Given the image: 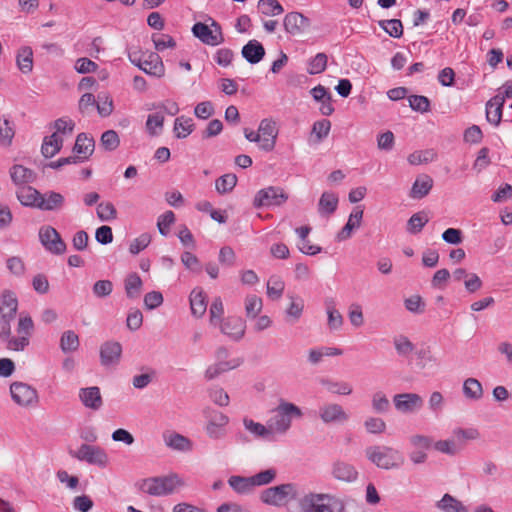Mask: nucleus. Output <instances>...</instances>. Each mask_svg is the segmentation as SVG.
Listing matches in <instances>:
<instances>
[{
  "mask_svg": "<svg viewBox=\"0 0 512 512\" xmlns=\"http://www.w3.org/2000/svg\"><path fill=\"white\" fill-rule=\"evenodd\" d=\"M18 310V299L14 292L5 290L0 294V339L11 351H23L30 344L34 330V322L28 314L21 313L16 327V335H12L11 323Z\"/></svg>",
  "mask_w": 512,
  "mask_h": 512,
  "instance_id": "nucleus-1",
  "label": "nucleus"
},
{
  "mask_svg": "<svg viewBox=\"0 0 512 512\" xmlns=\"http://www.w3.org/2000/svg\"><path fill=\"white\" fill-rule=\"evenodd\" d=\"M479 438L480 432L477 428L458 427L452 431L450 438L436 441L433 444V448L442 454L455 456L464 450L468 442L478 440Z\"/></svg>",
  "mask_w": 512,
  "mask_h": 512,
  "instance_id": "nucleus-2",
  "label": "nucleus"
},
{
  "mask_svg": "<svg viewBox=\"0 0 512 512\" xmlns=\"http://www.w3.org/2000/svg\"><path fill=\"white\" fill-rule=\"evenodd\" d=\"M365 456L376 467L384 470L399 469L405 463L402 452L391 446H369L365 449Z\"/></svg>",
  "mask_w": 512,
  "mask_h": 512,
  "instance_id": "nucleus-3",
  "label": "nucleus"
},
{
  "mask_svg": "<svg viewBox=\"0 0 512 512\" xmlns=\"http://www.w3.org/2000/svg\"><path fill=\"white\" fill-rule=\"evenodd\" d=\"M185 485V481L178 474L170 473L165 476L144 479L139 487L148 495L160 497L173 494Z\"/></svg>",
  "mask_w": 512,
  "mask_h": 512,
  "instance_id": "nucleus-4",
  "label": "nucleus"
},
{
  "mask_svg": "<svg viewBox=\"0 0 512 512\" xmlns=\"http://www.w3.org/2000/svg\"><path fill=\"white\" fill-rule=\"evenodd\" d=\"M272 414L268 424L273 434L287 432L291 427L292 419L303 416L302 410L297 405L284 399L279 400V404L272 410Z\"/></svg>",
  "mask_w": 512,
  "mask_h": 512,
  "instance_id": "nucleus-5",
  "label": "nucleus"
},
{
  "mask_svg": "<svg viewBox=\"0 0 512 512\" xmlns=\"http://www.w3.org/2000/svg\"><path fill=\"white\" fill-rule=\"evenodd\" d=\"M302 512H345L343 502L337 497L323 493H309L300 501Z\"/></svg>",
  "mask_w": 512,
  "mask_h": 512,
  "instance_id": "nucleus-6",
  "label": "nucleus"
},
{
  "mask_svg": "<svg viewBox=\"0 0 512 512\" xmlns=\"http://www.w3.org/2000/svg\"><path fill=\"white\" fill-rule=\"evenodd\" d=\"M128 58L132 64L139 67L149 75L160 78L165 73V67L162 59L155 52H141L137 47H131L128 50Z\"/></svg>",
  "mask_w": 512,
  "mask_h": 512,
  "instance_id": "nucleus-7",
  "label": "nucleus"
},
{
  "mask_svg": "<svg viewBox=\"0 0 512 512\" xmlns=\"http://www.w3.org/2000/svg\"><path fill=\"white\" fill-rule=\"evenodd\" d=\"M204 416L206 419L205 432L206 435L212 440L223 439L227 435V426L230 418L221 411L205 408Z\"/></svg>",
  "mask_w": 512,
  "mask_h": 512,
  "instance_id": "nucleus-8",
  "label": "nucleus"
},
{
  "mask_svg": "<svg viewBox=\"0 0 512 512\" xmlns=\"http://www.w3.org/2000/svg\"><path fill=\"white\" fill-rule=\"evenodd\" d=\"M296 496L293 484H282L268 488L261 493V500L269 505L281 506Z\"/></svg>",
  "mask_w": 512,
  "mask_h": 512,
  "instance_id": "nucleus-9",
  "label": "nucleus"
},
{
  "mask_svg": "<svg viewBox=\"0 0 512 512\" xmlns=\"http://www.w3.org/2000/svg\"><path fill=\"white\" fill-rule=\"evenodd\" d=\"M73 456L80 461H85L101 468H105L109 463L108 454L99 446L82 444Z\"/></svg>",
  "mask_w": 512,
  "mask_h": 512,
  "instance_id": "nucleus-10",
  "label": "nucleus"
},
{
  "mask_svg": "<svg viewBox=\"0 0 512 512\" xmlns=\"http://www.w3.org/2000/svg\"><path fill=\"white\" fill-rule=\"evenodd\" d=\"M192 31L206 45L216 46L224 41L221 27L215 21L210 26L201 22L196 23Z\"/></svg>",
  "mask_w": 512,
  "mask_h": 512,
  "instance_id": "nucleus-11",
  "label": "nucleus"
},
{
  "mask_svg": "<svg viewBox=\"0 0 512 512\" xmlns=\"http://www.w3.org/2000/svg\"><path fill=\"white\" fill-rule=\"evenodd\" d=\"M10 393L13 401L22 407L33 406L38 402L36 389L26 383L14 382L10 386Z\"/></svg>",
  "mask_w": 512,
  "mask_h": 512,
  "instance_id": "nucleus-12",
  "label": "nucleus"
},
{
  "mask_svg": "<svg viewBox=\"0 0 512 512\" xmlns=\"http://www.w3.org/2000/svg\"><path fill=\"white\" fill-rule=\"evenodd\" d=\"M288 199V195L279 187H267L259 190L253 200L257 208L262 206L281 205Z\"/></svg>",
  "mask_w": 512,
  "mask_h": 512,
  "instance_id": "nucleus-13",
  "label": "nucleus"
},
{
  "mask_svg": "<svg viewBox=\"0 0 512 512\" xmlns=\"http://www.w3.org/2000/svg\"><path fill=\"white\" fill-rule=\"evenodd\" d=\"M395 409L402 414L419 411L424 404L422 397L416 393H400L393 396Z\"/></svg>",
  "mask_w": 512,
  "mask_h": 512,
  "instance_id": "nucleus-14",
  "label": "nucleus"
},
{
  "mask_svg": "<svg viewBox=\"0 0 512 512\" xmlns=\"http://www.w3.org/2000/svg\"><path fill=\"white\" fill-rule=\"evenodd\" d=\"M257 131L261 139V150L265 152L274 150L278 136L276 122L269 118L263 119Z\"/></svg>",
  "mask_w": 512,
  "mask_h": 512,
  "instance_id": "nucleus-15",
  "label": "nucleus"
},
{
  "mask_svg": "<svg viewBox=\"0 0 512 512\" xmlns=\"http://www.w3.org/2000/svg\"><path fill=\"white\" fill-rule=\"evenodd\" d=\"M42 245L51 253L62 254L66 250V244L61 239L57 230L51 226H44L39 231Z\"/></svg>",
  "mask_w": 512,
  "mask_h": 512,
  "instance_id": "nucleus-16",
  "label": "nucleus"
},
{
  "mask_svg": "<svg viewBox=\"0 0 512 512\" xmlns=\"http://www.w3.org/2000/svg\"><path fill=\"white\" fill-rule=\"evenodd\" d=\"M319 417L325 424L344 423L348 421L349 414L336 403H327L319 408Z\"/></svg>",
  "mask_w": 512,
  "mask_h": 512,
  "instance_id": "nucleus-17",
  "label": "nucleus"
},
{
  "mask_svg": "<svg viewBox=\"0 0 512 512\" xmlns=\"http://www.w3.org/2000/svg\"><path fill=\"white\" fill-rule=\"evenodd\" d=\"M220 330L231 339L238 341L243 338L246 330V323L239 316H229L220 324Z\"/></svg>",
  "mask_w": 512,
  "mask_h": 512,
  "instance_id": "nucleus-18",
  "label": "nucleus"
},
{
  "mask_svg": "<svg viewBox=\"0 0 512 512\" xmlns=\"http://www.w3.org/2000/svg\"><path fill=\"white\" fill-rule=\"evenodd\" d=\"M122 355V346L119 342L107 341L100 347V361L105 367L117 365Z\"/></svg>",
  "mask_w": 512,
  "mask_h": 512,
  "instance_id": "nucleus-19",
  "label": "nucleus"
},
{
  "mask_svg": "<svg viewBox=\"0 0 512 512\" xmlns=\"http://www.w3.org/2000/svg\"><path fill=\"white\" fill-rule=\"evenodd\" d=\"M94 148V139L85 133H80L73 147V152L75 153L74 157L77 158V163L89 159L94 152Z\"/></svg>",
  "mask_w": 512,
  "mask_h": 512,
  "instance_id": "nucleus-20",
  "label": "nucleus"
},
{
  "mask_svg": "<svg viewBox=\"0 0 512 512\" xmlns=\"http://www.w3.org/2000/svg\"><path fill=\"white\" fill-rule=\"evenodd\" d=\"M363 213V209L359 206L352 210L347 223L336 236L338 241H345L349 239L352 236L353 231L361 226Z\"/></svg>",
  "mask_w": 512,
  "mask_h": 512,
  "instance_id": "nucleus-21",
  "label": "nucleus"
},
{
  "mask_svg": "<svg viewBox=\"0 0 512 512\" xmlns=\"http://www.w3.org/2000/svg\"><path fill=\"white\" fill-rule=\"evenodd\" d=\"M505 96L495 95L486 104V118L491 124L498 126L501 122Z\"/></svg>",
  "mask_w": 512,
  "mask_h": 512,
  "instance_id": "nucleus-22",
  "label": "nucleus"
},
{
  "mask_svg": "<svg viewBox=\"0 0 512 512\" xmlns=\"http://www.w3.org/2000/svg\"><path fill=\"white\" fill-rule=\"evenodd\" d=\"M79 398L85 407L92 410H98L103 405L100 389L96 386L81 388Z\"/></svg>",
  "mask_w": 512,
  "mask_h": 512,
  "instance_id": "nucleus-23",
  "label": "nucleus"
},
{
  "mask_svg": "<svg viewBox=\"0 0 512 512\" xmlns=\"http://www.w3.org/2000/svg\"><path fill=\"white\" fill-rule=\"evenodd\" d=\"M10 177L13 183L18 187L29 185L34 182L36 175L34 171L22 165H13L10 169Z\"/></svg>",
  "mask_w": 512,
  "mask_h": 512,
  "instance_id": "nucleus-24",
  "label": "nucleus"
},
{
  "mask_svg": "<svg viewBox=\"0 0 512 512\" xmlns=\"http://www.w3.org/2000/svg\"><path fill=\"white\" fill-rule=\"evenodd\" d=\"M242 56L251 64L260 62L265 56L263 45L257 40H250L242 48Z\"/></svg>",
  "mask_w": 512,
  "mask_h": 512,
  "instance_id": "nucleus-25",
  "label": "nucleus"
},
{
  "mask_svg": "<svg viewBox=\"0 0 512 512\" xmlns=\"http://www.w3.org/2000/svg\"><path fill=\"white\" fill-rule=\"evenodd\" d=\"M332 474L337 480L344 482H353L358 477L355 467L343 461H338L333 465Z\"/></svg>",
  "mask_w": 512,
  "mask_h": 512,
  "instance_id": "nucleus-26",
  "label": "nucleus"
},
{
  "mask_svg": "<svg viewBox=\"0 0 512 512\" xmlns=\"http://www.w3.org/2000/svg\"><path fill=\"white\" fill-rule=\"evenodd\" d=\"M16 194L22 205L38 208V204L41 199V193L32 186H22L17 189Z\"/></svg>",
  "mask_w": 512,
  "mask_h": 512,
  "instance_id": "nucleus-27",
  "label": "nucleus"
},
{
  "mask_svg": "<svg viewBox=\"0 0 512 512\" xmlns=\"http://www.w3.org/2000/svg\"><path fill=\"white\" fill-rule=\"evenodd\" d=\"M190 307L192 314L202 317L207 309L206 295L202 288H194L190 293Z\"/></svg>",
  "mask_w": 512,
  "mask_h": 512,
  "instance_id": "nucleus-28",
  "label": "nucleus"
},
{
  "mask_svg": "<svg viewBox=\"0 0 512 512\" xmlns=\"http://www.w3.org/2000/svg\"><path fill=\"white\" fill-rule=\"evenodd\" d=\"M62 146L63 138L58 137V133H52L43 139L41 153L45 158H52L61 150Z\"/></svg>",
  "mask_w": 512,
  "mask_h": 512,
  "instance_id": "nucleus-29",
  "label": "nucleus"
},
{
  "mask_svg": "<svg viewBox=\"0 0 512 512\" xmlns=\"http://www.w3.org/2000/svg\"><path fill=\"white\" fill-rule=\"evenodd\" d=\"M306 21L307 19L302 14L291 12L284 17L283 25L287 33L297 35L301 32Z\"/></svg>",
  "mask_w": 512,
  "mask_h": 512,
  "instance_id": "nucleus-30",
  "label": "nucleus"
},
{
  "mask_svg": "<svg viewBox=\"0 0 512 512\" xmlns=\"http://www.w3.org/2000/svg\"><path fill=\"white\" fill-rule=\"evenodd\" d=\"M16 64L18 69L24 73L29 74L33 70V51L30 47H21L16 55Z\"/></svg>",
  "mask_w": 512,
  "mask_h": 512,
  "instance_id": "nucleus-31",
  "label": "nucleus"
},
{
  "mask_svg": "<svg viewBox=\"0 0 512 512\" xmlns=\"http://www.w3.org/2000/svg\"><path fill=\"white\" fill-rule=\"evenodd\" d=\"M432 186H433L432 178L428 175H421V176L417 177V179L415 180V182L412 186V189H411L410 196L412 198H417V199L423 198L430 192V190L432 189Z\"/></svg>",
  "mask_w": 512,
  "mask_h": 512,
  "instance_id": "nucleus-32",
  "label": "nucleus"
},
{
  "mask_svg": "<svg viewBox=\"0 0 512 512\" xmlns=\"http://www.w3.org/2000/svg\"><path fill=\"white\" fill-rule=\"evenodd\" d=\"M338 206V197L333 192H324L318 203V212L321 215L329 216L335 212Z\"/></svg>",
  "mask_w": 512,
  "mask_h": 512,
  "instance_id": "nucleus-33",
  "label": "nucleus"
},
{
  "mask_svg": "<svg viewBox=\"0 0 512 512\" xmlns=\"http://www.w3.org/2000/svg\"><path fill=\"white\" fill-rule=\"evenodd\" d=\"M243 425L247 431L256 437L270 439L273 435L272 429L269 427L268 423L267 426H265L259 422H255L252 419L244 418Z\"/></svg>",
  "mask_w": 512,
  "mask_h": 512,
  "instance_id": "nucleus-34",
  "label": "nucleus"
},
{
  "mask_svg": "<svg viewBox=\"0 0 512 512\" xmlns=\"http://www.w3.org/2000/svg\"><path fill=\"white\" fill-rule=\"evenodd\" d=\"M64 204V197L57 192H49L41 194V199L38 204V208L41 210H54L60 208Z\"/></svg>",
  "mask_w": 512,
  "mask_h": 512,
  "instance_id": "nucleus-35",
  "label": "nucleus"
},
{
  "mask_svg": "<svg viewBox=\"0 0 512 512\" xmlns=\"http://www.w3.org/2000/svg\"><path fill=\"white\" fill-rule=\"evenodd\" d=\"M437 507L443 512H468L467 507L450 494H444L442 499L437 502Z\"/></svg>",
  "mask_w": 512,
  "mask_h": 512,
  "instance_id": "nucleus-36",
  "label": "nucleus"
},
{
  "mask_svg": "<svg viewBox=\"0 0 512 512\" xmlns=\"http://www.w3.org/2000/svg\"><path fill=\"white\" fill-rule=\"evenodd\" d=\"M285 283L283 279L278 275H272L269 277L267 281V295L273 300H279L284 292Z\"/></svg>",
  "mask_w": 512,
  "mask_h": 512,
  "instance_id": "nucleus-37",
  "label": "nucleus"
},
{
  "mask_svg": "<svg viewBox=\"0 0 512 512\" xmlns=\"http://www.w3.org/2000/svg\"><path fill=\"white\" fill-rule=\"evenodd\" d=\"M290 303L286 309V317L291 322H297L304 310V300L298 296H289Z\"/></svg>",
  "mask_w": 512,
  "mask_h": 512,
  "instance_id": "nucleus-38",
  "label": "nucleus"
},
{
  "mask_svg": "<svg viewBox=\"0 0 512 512\" xmlns=\"http://www.w3.org/2000/svg\"><path fill=\"white\" fill-rule=\"evenodd\" d=\"M463 393L468 399L478 400L483 395L482 384L475 378H468L463 383Z\"/></svg>",
  "mask_w": 512,
  "mask_h": 512,
  "instance_id": "nucleus-39",
  "label": "nucleus"
},
{
  "mask_svg": "<svg viewBox=\"0 0 512 512\" xmlns=\"http://www.w3.org/2000/svg\"><path fill=\"white\" fill-rule=\"evenodd\" d=\"M79 345V337L74 331L67 330L63 332L60 338V348L64 353L76 351Z\"/></svg>",
  "mask_w": 512,
  "mask_h": 512,
  "instance_id": "nucleus-40",
  "label": "nucleus"
},
{
  "mask_svg": "<svg viewBox=\"0 0 512 512\" xmlns=\"http://www.w3.org/2000/svg\"><path fill=\"white\" fill-rule=\"evenodd\" d=\"M193 120L188 117H178L174 123V133L177 138H186L193 131Z\"/></svg>",
  "mask_w": 512,
  "mask_h": 512,
  "instance_id": "nucleus-41",
  "label": "nucleus"
},
{
  "mask_svg": "<svg viewBox=\"0 0 512 512\" xmlns=\"http://www.w3.org/2000/svg\"><path fill=\"white\" fill-rule=\"evenodd\" d=\"M142 289V280L136 273L129 274L125 279V290L129 298H137Z\"/></svg>",
  "mask_w": 512,
  "mask_h": 512,
  "instance_id": "nucleus-42",
  "label": "nucleus"
},
{
  "mask_svg": "<svg viewBox=\"0 0 512 512\" xmlns=\"http://www.w3.org/2000/svg\"><path fill=\"white\" fill-rule=\"evenodd\" d=\"M245 312L248 318L255 319L262 311L263 302L262 299L256 295H248L244 301Z\"/></svg>",
  "mask_w": 512,
  "mask_h": 512,
  "instance_id": "nucleus-43",
  "label": "nucleus"
},
{
  "mask_svg": "<svg viewBox=\"0 0 512 512\" xmlns=\"http://www.w3.org/2000/svg\"><path fill=\"white\" fill-rule=\"evenodd\" d=\"M428 221L429 218L425 212L415 213L408 220L407 230L411 234H417L423 229Z\"/></svg>",
  "mask_w": 512,
  "mask_h": 512,
  "instance_id": "nucleus-44",
  "label": "nucleus"
},
{
  "mask_svg": "<svg viewBox=\"0 0 512 512\" xmlns=\"http://www.w3.org/2000/svg\"><path fill=\"white\" fill-rule=\"evenodd\" d=\"M237 177L235 174L229 173L222 175L215 182V188L218 193L225 194L233 190L236 186Z\"/></svg>",
  "mask_w": 512,
  "mask_h": 512,
  "instance_id": "nucleus-45",
  "label": "nucleus"
},
{
  "mask_svg": "<svg viewBox=\"0 0 512 512\" xmlns=\"http://www.w3.org/2000/svg\"><path fill=\"white\" fill-rule=\"evenodd\" d=\"M437 158L434 150L428 149L423 151H415L408 156V162L412 165L433 162Z\"/></svg>",
  "mask_w": 512,
  "mask_h": 512,
  "instance_id": "nucleus-46",
  "label": "nucleus"
},
{
  "mask_svg": "<svg viewBox=\"0 0 512 512\" xmlns=\"http://www.w3.org/2000/svg\"><path fill=\"white\" fill-rule=\"evenodd\" d=\"M238 364H230L229 362H218L216 364H212L208 366V368L205 371V379L210 381L214 378L218 377L220 374L229 371L231 369H234Z\"/></svg>",
  "mask_w": 512,
  "mask_h": 512,
  "instance_id": "nucleus-47",
  "label": "nucleus"
},
{
  "mask_svg": "<svg viewBox=\"0 0 512 512\" xmlns=\"http://www.w3.org/2000/svg\"><path fill=\"white\" fill-rule=\"evenodd\" d=\"M258 7L266 16H277L284 11L278 0H259Z\"/></svg>",
  "mask_w": 512,
  "mask_h": 512,
  "instance_id": "nucleus-48",
  "label": "nucleus"
},
{
  "mask_svg": "<svg viewBox=\"0 0 512 512\" xmlns=\"http://www.w3.org/2000/svg\"><path fill=\"white\" fill-rule=\"evenodd\" d=\"M393 343L396 352L400 356L408 357L413 353L415 349L414 344L406 336L400 335L395 337Z\"/></svg>",
  "mask_w": 512,
  "mask_h": 512,
  "instance_id": "nucleus-49",
  "label": "nucleus"
},
{
  "mask_svg": "<svg viewBox=\"0 0 512 512\" xmlns=\"http://www.w3.org/2000/svg\"><path fill=\"white\" fill-rule=\"evenodd\" d=\"M164 124V116L161 113L150 114L147 117L146 129L151 136L158 135Z\"/></svg>",
  "mask_w": 512,
  "mask_h": 512,
  "instance_id": "nucleus-50",
  "label": "nucleus"
},
{
  "mask_svg": "<svg viewBox=\"0 0 512 512\" xmlns=\"http://www.w3.org/2000/svg\"><path fill=\"white\" fill-rule=\"evenodd\" d=\"M97 216L101 221H112L117 218V210L111 202H101L97 206Z\"/></svg>",
  "mask_w": 512,
  "mask_h": 512,
  "instance_id": "nucleus-51",
  "label": "nucleus"
},
{
  "mask_svg": "<svg viewBox=\"0 0 512 512\" xmlns=\"http://www.w3.org/2000/svg\"><path fill=\"white\" fill-rule=\"evenodd\" d=\"M379 26L391 37L400 38L403 35V25L398 19L382 20L379 22Z\"/></svg>",
  "mask_w": 512,
  "mask_h": 512,
  "instance_id": "nucleus-52",
  "label": "nucleus"
},
{
  "mask_svg": "<svg viewBox=\"0 0 512 512\" xmlns=\"http://www.w3.org/2000/svg\"><path fill=\"white\" fill-rule=\"evenodd\" d=\"M323 385L331 393L338 395H350L353 391L352 385L345 381H323Z\"/></svg>",
  "mask_w": 512,
  "mask_h": 512,
  "instance_id": "nucleus-53",
  "label": "nucleus"
},
{
  "mask_svg": "<svg viewBox=\"0 0 512 512\" xmlns=\"http://www.w3.org/2000/svg\"><path fill=\"white\" fill-rule=\"evenodd\" d=\"M101 146L107 151H113L118 148L120 139L116 131L107 130L105 131L100 139Z\"/></svg>",
  "mask_w": 512,
  "mask_h": 512,
  "instance_id": "nucleus-54",
  "label": "nucleus"
},
{
  "mask_svg": "<svg viewBox=\"0 0 512 512\" xmlns=\"http://www.w3.org/2000/svg\"><path fill=\"white\" fill-rule=\"evenodd\" d=\"M229 484L238 493H246L254 488L251 477L232 476Z\"/></svg>",
  "mask_w": 512,
  "mask_h": 512,
  "instance_id": "nucleus-55",
  "label": "nucleus"
},
{
  "mask_svg": "<svg viewBox=\"0 0 512 512\" xmlns=\"http://www.w3.org/2000/svg\"><path fill=\"white\" fill-rule=\"evenodd\" d=\"M364 427L370 434H382L386 431V422L379 417H368L364 421Z\"/></svg>",
  "mask_w": 512,
  "mask_h": 512,
  "instance_id": "nucleus-56",
  "label": "nucleus"
},
{
  "mask_svg": "<svg viewBox=\"0 0 512 512\" xmlns=\"http://www.w3.org/2000/svg\"><path fill=\"white\" fill-rule=\"evenodd\" d=\"M371 402L373 410L377 413H385L389 410L390 402L382 391L375 392Z\"/></svg>",
  "mask_w": 512,
  "mask_h": 512,
  "instance_id": "nucleus-57",
  "label": "nucleus"
},
{
  "mask_svg": "<svg viewBox=\"0 0 512 512\" xmlns=\"http://www.w3.org/2000/svg\"><path fill=\"white\" fill-rule=\"evenodd\" d=\"M327 55L325 53H318L309 62L308 73L311 75L322 73L327 66Z\"/></svg>",
  "mask_w": 512,
  "mask_h": 512,
  "instance_id": "nucleus-58",
  "label": "nucleus"
},
{
  "mask_svg": "<svg viewBox=\"0 0 512 512\" xmlns=\"http://www.w3.org/2000/svg\"><path fill=\"white\" fill-rule=\"evenodd\" d=\"M175 222V214L172 211H166L161 214L157 220V227L159 233L163 236H167L171 225Z\"/></svg>",
  "mask_w": 512,
  "mask_h": 512,
  "instance_id": "nucleus-59",
  "label": "nucleus"
},
{
  "mask_svg": "<svg viewBox=\"0 0 512 512\" xmlns=\"http://www.w3.org/2000/svg\"><path fill=\"white\" fill-rule=\"evenodd\" d=\"M75 127V123L73 120L69 118H60L54 122L53 133H58V137H62L64 135H71Z\"/></svg>",
  "mask_w": 512,
  "mask_h": 512,
  "instance_id": "nucleus-60",
  "label": "nucleus"
},
{
  "mask_svg": "<svg viewBox=\"0 0 512 512\" xmlns=\"http://www.w3.org/2000/svg\"><path fill=\"white\" fill-rule=\"evenodd\" d=\"M167 445L181 451H188L192 447L190 440L180 434L171 435L167 440Z\"/></svg>",
  "mask_w": 512,
  "mask_h": 512,
  "instance_id": "nucleus-61",
  "label": "nucleus"
},
{
  "mask_svg": "<svg viewBox=\"0 0 512 512\" xmlns=\"http://www.w3.org/2000/svg\"><path fill=\"white\" fill-rule=\"evenodd\" d=\"M152 41L157 51L174 48L176 45L174 39L168 34H153Z\"/></svg>",
  "mask_w": 512,
  "mask_h": 512,
  "instance_id": "nucleus-62",
  "label": "nucleus"
},
{
  "mask_svg": "<svg viewBox=\"0 0 512 512\" xmlns=\"http://www.w3.org/2000/svg\"><path fill=\"white\" fill-rule=\"evenodd\" d=\"M276 477V470L273 468L261 471L251 477L252 483L255 486H262L271 483Z\"/></svg>",
  "mask_w": 512,
  "mask_h": 512,
  "instance_id": "nucleus-63",
  "label": "nucleus"
},
{
  "mask_svg": "<svg viewBox=\"0 0 512 512\" xmlns=\"http://www.w3.org/2000/svg\"><path fill=\"white\" fill-rule=\"evenodd\" d=\"M331 129V122L327 119L316 121L312 127V134L316 136L317 141L326 138Z\"/></svg>",
  "mask_w": 512,
  "mask_h": 512,
  "instance_id": "nucleus-64",
  "label": "nucleus"
}]
</instances>
